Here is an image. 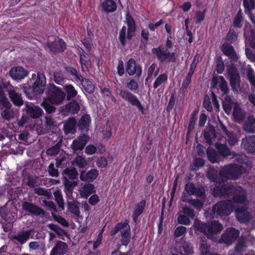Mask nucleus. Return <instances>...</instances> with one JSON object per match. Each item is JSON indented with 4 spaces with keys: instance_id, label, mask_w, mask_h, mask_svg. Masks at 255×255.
I'll use <instances>...</instances> for the list:
<instances>
[{
    "instance_id": "nucleus-31",
    "label": "nucleus",
    "mask_w": 255,
    "mask_h": 255,
    "mask_svg": "<svg viewBox=\"0 0 255 255\" xmlns=\"http://www.w3.org/2000/svg\"><path fill=\"white\" fill-rule=\"evenodd\" d=\"M22 208L24 211H27L32 214L40 215L43 212L40 208L27 202L23 203Z\"/></svg>"
},
{
    "instance_id": "nucleus-55",
    "label": "nucleus",
    "mask_w": 255,
    "mask_h": 255,
    "mask_svg": "<svg viewBox=\"0 0 255 255\" xmlns=\"http://www.w3.org/2000/svg\"><path fill=\"white\" fill-rule=\"evenodd\" d=\"M54 76L55 82L59 85H62L64 79L62 73L61 72H55Z\"/></svg>"
},
{
    "instance_id": "nucleus-7",
    "label": "nucleus",
    "mask_w": 255,
    "mask_h": 255,
    "mask_svg": "<svg viewBox=\"0 0 255 255\" xmlns=\"http://www.w3.org/2000/svg\"><path fill=\"white\" fill-rule=\"evenodd\" d=\"M221 128L224 135L227 136L228 138L222 137L220 138L219 141L216 144V147L218 149L220 154L224 157L227 156L230 154V150L227 147V145L225 143L227 141L231 145H234L238 141V136L237 134L229 132L226 127L221 125Z\"/></svg>"
},
{
    "instance_id": "nucleus-28",
    "label": "nucleus",
    "mask_w": 255,
    "mask_h": 255,
    "mask_svg": "<svg viewBox=\"0 0 255 255\" xmlns=\"http://www.w3.org/2000/svg\"><path fill=\"white\" fill-rule=\"evenodd\" d=\"M76 129V121L74 118H69L64 124L63 130L66 134L74 133Z\"/></svg>"
},
{
    "instance_id": "nucleus-26",
    "label": "nucleus",
    "mask_w": 255,
    "mask_h": 255,
    "mask_svg": "<svg viewBox=\"0 0 255 255\" xmlns=\"http://www.w3.org/2000/svg\"><path fill=\"white\" fill-rule=\"evenodd\" d=\"M26 106L27 113L32 118L36 119L39 118L43 113L41 108L37 106H34L31 103L26 104Z\"/></svg>"
},
{
    "instance_id": "nucleus-37",
    "label": "nucleus",
    "mask_w": 255,
    "mask_h": 255,
    "mask_svg": "<svg viewBox=\"0 0 255 255\" xmlns=\"http://www.w3.org/2000/svg\"><path fill=\"white\" fill-rule=\"evenodd\" d=\"M145 203V200H142L136 204L133 213V218L134 221H136L138 216L143 212Z\"/></svg>"
},
{
    "instance_id": "nucleus-13",
    "label": "nucleus",
    "mask_w": 255,
    "mask_h": 255,
    "mask_svg": "<svg viewBox=\"0 0 255 255\" xmlns=\"http://www.w3.org/2000/svg\"><path fill=\"white\" fill-rule=\"evenodd\" d=\"M240 234V231L234 228L227 229L222 235L220 242L230 245L235 241Z\"/></svg>"
},
{
    "instance_id": "nucleus-30",
    "label": "nucleus",
    "mask_w": 255,
    "mask_h": 255,
    "mask_svg": "<svg viewBox=\"0 0 255 255\" xmlns=\"http://www.w3.org/2000/svg\"><path fill=\"white\" fill-rule=\"evenodd\" d=\"M185 190L189 195H196L201 197L204 193L202 189L196 188L193 183L190 182L185 185Z\"/></svg>"
},
{
    "instance_id": "nucleus-3",
    "label": "nucleus",
    "mask_w": 255,
    "mask_h": 255,
    "mask_svg": "<svg viewBox=\"0 0 255 255\" xmlns=\"http://www.w3.org/2000/svg\"><path fill=\"white\" fill-rule=\"evenodd\" d=\"M221 51L229 57L231 65L228 71V78L233 91L238 92L240 89V76L234 64L238 60V57L233 47L230 44L225 42L221 47Z\"/></svg>"
},
{
    "instance_id": "nucleus-53",
    "label": "nucleus",
    "mask_w": 255,
    "mask_h": 255,
    "mask_svg": "<svg viewBox=\"0 0 255 255\" xmlns=\"http://www.w3.org/2000/svg\"><path fill=\"white\" fill-rule=\"evenodd\" d=\"M66 71L73 76L76 81L81 80V78L82 77L75 69L71 67H67Z\"/></svg>"
},
{
    "instance_id": "nucleus-63",
    "label": "nucleus",
    "mask_w": 255,
    "mask_h": 255,
    "mask_svg": "<svg viewBox=\"0 0 255 255\" xmlns=\"http://www.w3.org/2000/svg\"><path fill=\"white\" fill-rule=\"evenodd\" d=\"M248 78L251 84L255 86V75L254 74V70L250 68L248 71Z\"/></svg>"
},
{
    "instance_id": "nucleus-45",
    "label": "nucleus",
    "mask_w": 255,
    "mask_h": 255,
    "mask_svg": "<svg viewBox=\"0 0 255 255\" xmlns=\"http://www.w3.org/2000/svg\"><path fill=\"white\" fill-rule=\"evenodd\" d=\"M0 106H3V107L9 108L11 107V104L8 101L7 99L6 98L5 94H4V92L3 90V88L0 85Z\"/></svg>"
},
{
    "instance_id": "nucleus-4",
    "label": "nucleus",
    "mask_w": 255,
    "mask_h": 255,
    "mask_svg": "<svg viewBox=\"0 0 255 255\" xmlns=\"http://www.w3.org/2000/svg\"><path fill=\"white\" fill-rule=\"evenodd\" d=\"M193 226L195 229L206 235L208 239L212 240L215 239L214 235L219 234L223 229L222 224L215 220L205 223L196 219Z\"/></svg>"
},
{
    "instance_id": "nucleus-23",
    "label": "nucleus",
    "mask_w": 255,
    "mask_h": 255,
    "mask_svg": "<svg viewBox=\"0 0 255 255\" xmlns=\"http://www.w3.org/2000/svg\"><path fill=\"white\" fill-rule=\"evenodd\" d=\"M79 191L82 198L87 199L91 194L95 193L96 190L93 184L87 183L81 187Z\"/></svg>"
},
{
    "instance_id": "nucleus-10",
    "label": "nucleus",
    "mask_w": 255,
    "mask_h": 255,
    "mask_svg": "<svg viewBox=\"0 0 255 255\" xmlns=\"http://www.w3.org/2000/svg\"><path fill=\"white\" fill-rule=\"evenodd\" d=\"M152 52L154 54L158 60L161 62H175L176 60L174 52H170L169 49L161 45L157 48H154Z\"/></svg>"
},
{
    "instance_id": "nucleus-34",
    "label": "nucleus",
    "mask_w": 255,
    "mask_h": 255,
    "mask_svg": "<svg viewBox=\"0 0 255 255\" xmlns=\"http://www.w3.org/2000/svg\"><path fill=\"white\" fill-rule=\"evenodd\" d=\"M79 105L76 101L70 102L68 105H66L64 107H62V111L66 113L75 114L79 110Z\"/></svg>"
},
{
    "instance_id": "nucleus-32",
    "label": "nucleus",
    "mask_w": 255,
    "mask_h": 255,
    "mask_svg": "<svg viewBox=\"0 0 255 255\" xmlns=\"http://www.w3.org/2000/svg\"><path fill=\"white\" fill-rule=\"evenodd\" d=\"M246 247L247 245L245 241L239 240L235 250L229 251L228 254L229 255H242V253L245 251Z\"/></svg>"
},
{
    "instance_id": "nucleus-58",
    "label": "nucleus",
    "mask_w": 255,
    "mask_h": 255,
    "mask_svg": "<svg viewBox=\"0 0 255 255\" xmlns=\"http://www.w3.org/2000/svg\"><path fill=\"white\" fill-rule=\"evenodd\" d=\"M206 10L198 11L196 13V23H199L205 18Z\"/></svg>"
},
{
    "instance_id": "nucleus-59",
    "label": "nucleus",
    "mask_w": 255,
    "mask_h": 255,
    "mask_svg": "<svg viewBox=\"0 0 255 255\" xmlns=\"http://www.w3.org/2000/svg\"><path fill=\"white\" fill-rule=\"evenodd\" d=\"M127 87L131 91H135L138 89V85L134 80H130L127 84Z\"/></svg>"
},
{
    "instance_id": "nucleus-62",
    "label": "nucleus",
    "mask_w": 255,
    "mask_h": 255,
    "mask_svg": "<svg viewBox=\"0 0 255 255\" xmlns=\"http://www.w3.org/2000/svg\"><path fill=\"white\" fill-rule=\"evenodd\" d=\"M34 193L39 195H43L47 197H49L50 196V193L48 191L41 187L35 188L34 190Z\"/></svg>"
},
{
    "instance_id": "nucleus-33",
    "label": "nucleus",
    "mask_w": 255,
    "mask_h": 255,
    "mask_svg": "<svg viewBox=\"0 0 255 255\" xmlns=\"http://www.w3.org/2000/svg\"><path fill=\"white\" fill-rule=\"evenodd\" d=\"M30 232L28 231H22L16 235L12 236V239L21 244H24L29 239Z\"/></svg>"
},
{
    "instance_id": "nucleus-18",
    "label": "nucleus",
    "mask_w": 255,
    "mask_h": 255,
    "mask_svg": "<svg viewBox=\"0 0 255 255\" xmlns=\"http://www.w3.org/2000/svg\"><path fill=\"white\" fill-rule=\"evenodd\" d=\"M28 72L22 67H15L11 69L9 75L13 79L21 80L25 77Z\"/></svg>"
},
{
    "instance_id": "nucleus-6",
    "label": "nucleus",
    "mask_w": 255,
    "mask_h": 255,
    "mask_svg": "<svg viewBox=\"0 0 255 255\" xmlns=\"http://www.w3.org/2000/svg\"><path fill=\"white\" fill-rule=\"evenodd\" d=\"M232 196L234 197V195ZM235 207L236 203L234 202L233 197L232 200H227L216 204L212 208L210 213H209V211L205 212L206 216L211 218L217 217L219 216H228L231 213Z\"/></svg>"
},
{
    "instance_id": "nucleus-47",
    "label": "nucleus",
    "mask_w": 255,
    "mask_h": 255,
    "mask_svg": "<svg viewBox=\"0 0 255 255\" xmlns=\"http://www.w3.org/2000/svg\"><path fill=\"white\" fill-rule=\"evenodd\" d=\"M168 79V76L166 74L164 73L160 75L154 81L153 87L154 89H156L162 84L166 82Z\"/></svg>"
},
{
    "instance_id": "nucleus-20",
    "label": "nucleus",
    "mask_w": 255,
    "mask_h": 255,
    "mask_svg": "<svg viewBox=\"0 0 255 255\" xmlns=\"http://www.w3.org/2000/svg\"><path fill=\"white\" fill-rule=\"evenodd\" d=\"M99 171L96 169H92L88 172L81 171L80 178L82 181H93L98 176Z\"/></svg>"
},
{
    "instance_id": "nucleus-56",
    "label": "nucleus",
    "mask_w": 255,
    "mask_h": 255,
    "mask_svg": "<svg viewBox=\"0 0 255 255\" xmlns=\"http://www.w3.org/2000/svg\"><path fill=\"white\" fill-rule=\"evenodd\" d=\"M106 126L107 128L108 127V128H107L106 129L104 130L103 131V134L104 138L108 140L109 139L112 135V128L110 127V124L107 123Z\"/></svg>"
},
{
    "instance_id": "nucleus-1",
    "label": "nucleus",
    "mask_w": 255,
    "mask_h": 255,
    "mask_svg": "<svg viewBox=\"0 0 255 255\" xmlns=\"http://www.w3.org/2000/svg\"><path fill=\"white\" fill-rule=\"evenodd\" d=\"M214 196H225L234 195V201L236 203V216L241 223H247L251 218V215L247 211L249 201L247 192L241 186H234L232 184L216 186L212 190Z\"/></svg>"
},
{
    "instance_id": "nucleus-36",
    "label": "nucleus",
    "mask_w": 255,
    "mask_h": 255,
    "mask_svg": "<svg viewBox=\"0 0 255 255\" xmlns=\"http://www.w3.org/2000/svg\"><path fill=\"white\" fill-rule=\"evenodd\" d=\"M244 129L248 132H255V119L253 117H249L243 125Z\"/></svg>"
},
{
    "instance_id": "nucleus-42",
    "label": "nucleus",
    "mask_w": 255,
    "mask_h": 255,
    "mask_svg": "<svg viewBox=\"0 0 255 255\" xmlns=\"http://www.w3.org/2000/svg\"><path fill=\"white\" fill-rule=\"evenodd\" d=\"M79 81L81 82L82 86L87 92L89 93H92L94 92L95 87L91 81L87 79H83L82 77L81 78V80H79Z\"/></svg>"
},
{
    "instance_id": "nucleus-39",
    "label": "nucleus",
    "mask_w": 255,
    "mask_h": 255,
    "mask_svg": "<svg viewBox=\"0 0 255 255\" xmlns=\"http://www.w3.org/2000/svg\"><path fill=\"white\" fill-rule=\"evenodd\" d=\"M235 104H238L232 101L230 97L226 96L225 101L223 102V107L225 112L229 114L231 112L232 108L234 109Z\"/></svg>"
},
{
    "instance_id": "nucleus-44",
    "label": "nucleus",
    "mask_w": 255,
    "mask_h": 255,
    "mask_svg": "<svg viewBox=\"0 0 255 255\" xmlns=\"http://www.w3.org/2000/svg\"><path fill=\"white\" fill-rule=\"evenodd\" d=\"M72 164L80 168H84L87 165V162L84 157L78 155L73 161Z\"/></svg>"
},
{
    "instance_id": "nucleus-51",
    "label": "nucleus",
    "mask_w": 255,
    "mask_h": 255,
    "mask_svg": "<svg viewBox=\"0 0 255 255\" xmlns=\"http://www.w3.org/2000/svg\"><path fill=\"white\" fill-rule=\"evenodd\" d=\"M54 195L59 207L63 209L64 206L61 192L60 190H57L54 192Z\"/></svg>"
},
{
    "instance_id": "nucleus-8",
    "label": "nucleus",
    "mask_w": 255,
    "mask_h": 255,
    "mask_svg": "<svg viewBox=\"0 0 255 255\" xmlns=\"http://www.w3.org/2000/svg\"><path fill=\"white\" fill-rule=\"evenodd\" d=\"M46 78L43 73H37V79L31 88L24 87V92L28 98L31 100L36 98L38 95L43 93L46 85Z\"/></svg>"
},
{
    "instance_id": "nucleus-41",
    "label": "nucleus",
    "mask_w": 255,
    "mask_h": 255,
    "mask_svg": "<svg viewBox=\"0 0 255 255\" xmlns=\"http://www.w3.org/2000/svg\"><path fill=\"white\" fill-rule=\"evenodd\" d=\"M90 123V116L88 115H83L79 122V127L81 130L87 131Z\"/></svg>"
},
{
    "instance_id": "nucleus-12",
    "label": "nucleus",
    "mask_w": 255,
    "mask_h": 255,
    "mask_svg": "<svg viewBox=\"0 0 255 255\" xmlns=\"http://www.w3.org/2000/svg\"><path fill=\"white\" fill-rule=\"evenodd\" d=\"M194 217V211L187 206L182 207L181 211L178 213L177 222L179 224L188 225L190 223V219Z\"/></svg>"
},
{
    "instance_id": "nucleus-14",
    "label": "nucleus",
    "mask_w": 255,
    "mask_h": 255,
    "mask_svg": "<svg viewBox=\"0 0 255 255\" xmlns=\"http://www.w3.org/2000/svg\"><path fill=\"white\" fill-rule=\"evenodd\" d=\"M120 96L127 101L132 105L136 107L141 112L144 113V108L138 100L137 98L132 93L124 90H121L120 92Z\"/></svg>"
},
{
    "instance_id": "nucleus-52",
    "label": "nucleus",
    "mask_w": 255,
    "mask_h": 255,
    "mask_svg": "<svg viewBox=\"0 0 255 255\" xmlns=\"http://www.w3.org/2000/svg\"><path fill=\"white\" fill-rule=\"evenodd\" d=\"M217 65L216 67V71L218 73L222 74L225 69V66L224 62L221 57H219L217 59Z\"/></svg>"
},
{
    "instance_id": "nucleus-35",
    "label": "nucleus",
    "mask_w": 255,
    "mask_h": 255,
    "mask_svg": "<svg viewBox=\"0 0 255 255\" xmlns=\"http://www.w3.org/2000/svg\"><path fill=\"white\" fill-rule=\"evenodd\" d=\"M102 6L106 12H112L117 9V4L113 0H105L102 3Z\"/></svg>"
},
{
    "instance_id": "nucleus-57",
    "label": "nucleus",
    "mask_w": 255,
    "mask_h": 255,
    "mask_svg": "<svg viewBox=\"0 0 255 255\" xmlns=\"http://www.w3.org/2000/svg\"><path fill=\"white\" fill-rule=\"evenodd\" d=\"M238 37L236 32L233 29H230L227 35V39L231 42H233L236 41Z\"/></svg>"
},
{
    "instance_id": "nucleus-9",
    "label": "nucleus",
    "mask_w": 255,
    "mask_h": 255,
    "mask_svg": "<svg viewBox=\"0 0 255 255\" xmlns=\"http://www.w3.org/2000/svg\"><path fill=\"white\" fill-rule=\"evenodd\" d=\"M125 22L128 28L126 26H123L119 33V40L123 46L125 45L127 39H131L135 31L134 21L128 13L126 14Z\"/></svg>"
},
{
    "instance_id": "nucleus-21",
    "label": "nucleus",
    "mask_w": 255,
    "mask_h": 255,
    "mask_svg": "<svg viewBox=\"0 0 255 255\" xmlns=\"http://www.w3.org/2000/svg\"><path fill=\"white\" fill-rule=\"evenodd\" d=\"M242 145L249 152L255 153V135L246 136L242 140Z\"/></svg>"
},
{
    "instance_id": "nucleus-27",
    "label": "nucleus",
    "mask_w": 255,
    "mask_h": 255,
    "mask_svg": "<svg viewBox=\"0 0 255 255\" xmlns=\"http://www.w3.org/2000/svg\"><path fill=\"white\" fill-rule=\"evenodd\" d=\"M245 115V112L241 108L240 105L235 104L233 112L234 120L239 123H241L243 121Z\"/></svg>"
},
{
    "instance_id": "nucleus-17",
    "label": "nucleus",
    "mask_w": 255,
    "mask_h": 255,
    "mask_svg": "<svg viewBox=\"0 0 255 255\" xmlns=\"http://www.w3.org/2000/svg\"><path fill=\"white\" fill-rule=\"evenodd\" d=\"M126 70L129 75L136 74L139 77L141 74V69L140 66H137L133 59H130L127 63Z\"/></svg>"
},
{
    "instance_id": "nucleus-15",
    "label": "nucleus",
    "mask_w": 255,
    "mask_h": 255,
    "mask_svg": "<svg viewBox=\"0 0 255 255\" xmlns=\"http://www.w3.org/2000/svg\"><path fill=\"white\" fill-rule=\"evenodd\" d=\"M211 87L212 89H220L223 94H226L228 91L227 83L222 76H215L212 81Z\"/></svg>"
},
{
    "instance_id": "nucleus-2",
    "label": "nucleus",
    "mask_w": 255,
    "mask_h": 255,
    "mask_svg": "<svg viewBox=\"0 0 255 255\" xmlns=\"http://www.w3.org/2000/svg\"><path fill=\"white\" fill-rule=\"evenodd\" d=\"M246 172V170L242 165L230 164L221 168L218 174L217 171H209L207 177L211 181L221 183L227 180H237Z\"/></svg>"
},
{
    "instance_id": "nucleus-49",
    "label": "nucleus",
    "mask_w": 255,
    "mask_h": 255,
    "mask_svg": "<svg viewBox=\"0 0 255 255\" xmlns=\"http://www.w3.org/2000/svg\"><path fill=\"white\" fill-rule=\"evenodd\" d=\"M64 174L67 176V178L74 180L76 178L78 172L74 168H67L64 171Z\"/></svg>"
},
{
    "instance_id": "nucleus-50",
    "label": "nucleus",
    "mask_w": 255,
    "mask_h": 255,
    "mask_svg": "<svg viewBox=\"0 0 255 255\" xmlns=\"http://www.w3.org/2000/svg\"><path fill=\"white\" fill-rule=\"evenodd\" d=\"M65 90L67 93V99L69 100L71 98L75 97L77 94V91L72 85H68L65 86Z\"/></svg>"
},
{
    "instance_id": "nucleus-64",
    "label": "nucleus",
    "mask_w": 255,
    "mask_h": 255,
    "mask_svg": "<svg viewBox=\"0 0 255 255\" xmlns=\"http://www.w3.org/2000/svg\"><path fill=\"white\" fill-rule=\"evenodd\" d=\"M186 231V228L185 227L178 226L175 231L174 236L175 237H179L185 234Z\"/></svg>"
},
{
    "instance_id": "nucleus-25",
    "label": "nucleus",
    "mask_w": 255,
    "mask_h": 255,
    "mask_svg": "<svg viewBox=\"0 0 255 255\" xmlns=\"http://www.w3.org/2000/svg\"><path fill=\"white\" fill-rule=\"evenodd\" d=\"M67 252V246L66 243L59 241L51 251L50 255H64Z\"/></svg>"
},
{
    "instance_id": "nucleus-38",
    "label": "nucleus",
    "mask_w": 255,
    "mask_h": 255,
    "mask_svg": "<svg viewBox=\"0 0 255 255\" xmlns=\"http://www.w3.org/2000/svg\"><path fill=\"white\" fill-rule=\"evenodd\" d=\"M204 136L206 139V142L209 145H211L213 143L212 139L213 138H215L217 137L214 128H209L207 131L204 132Z\"/></svg>"
},
{
    "instance_id": "nucleus-46",
    "label": "nucleus",
    "mask_w": 255,
    "mask_h": 255,
    "mask_svg": "<svg viewBox=\"0 0 255 255\" xmlns=\"http://www.w3.org/2000/svg\"><path fill=\"white\" fill-rule=\"evenodd\" d=\"M210 247L207 244L206 240H204L202 239L201 243L200 246L201 251V255H211L213 254L209 252Z\"/></svg>"
},
{
    "instance_id": "nucleus-22",
    "label": "nucleus",
    "mask_w": 255,
    "mask_h": 255,
    "mask_svg": "<svg viewBox=\"0 0 255 255\" xmlns=\"http://www.w3.org/2000/svg\"><path fill=\"white\" fill-rule=\"evenodd\" d=\"M47 46L50 50L53 52L63 51L66 48L65 42L61 39L55 40L52 43H47Z\"/></svg>"
},
{
    "instance_id": "nucleus-19",
    "label": "nucleus",
    "mask_w": 255,
    "mask_h": 255,
    "mask_svg": "<svg viewBox=\"0 0 255 255\" xmlns=\"http://www.w3.org/2000/svg\"><path fill=\"white\" fill-rule=\"evenodd\" d=\"M243 5L245 7V12L249 15L250 19L255 25V19L252 12L255 9V0H243Z\"/></svg>"
},
{
    "instance_id": "nucleus-11",
    "label": "nucleus",
    "mask_w": 255,
    "mask_h": 255,
    "mask_svg": "<svg viewBox=\"0 0 255 255\" xmlns=\"http://www.w3.org/2000/svg\"><path fill=\"white\" fill-rule=\"evenodd\" d=\"M121 230L122 237V243L124 246H127L130 240V227L127 222L120 223L118 224L112 230L113 234H116L118 232Z\"/></svg>"
},
{
    "instance_id": "nucleus-29",
    "label": "nucleus",
    "mask_w": 255,
    "mask_h": 255,
    "mask_svg": "<svg viewBox=\"0 0 255 255\" xmlns=\"http://www.w3.org/2000/svg\"><path fill=\"white\" fill-rule=\"evenodd\" d=\"M9 96L13 103L17 106H20L23 105V102L21 97V95L16 92L14 88L8 90Z\"/></svg>"
},
{
    "instance_id": "nucleus-60",
    "label": "nucleus",
    "mask_w": 255,
    "mask_h": 255,
    "mask_svg": "<svg viewBox=\"0 0 255 255\" xmlns=\"http://www.w3.org/2000/svg\"><path fill=\"white\" fill-rule=\"evenodd\" d=\"M69 210L75 215L79 216L80 215V211L78 207L74 204L71 203L68 204Z\"/></svg>"
},
{
    "instance_id": "nucleus-5",
    "label": "nucleus",
    "mask_w": 255,
    "mask_h": 255,
    "mask_svg": "<svg viewBox=\"0 0 255 255\" xmlns=\"http://www.w3.org/2000/svg\"><path fill=\"white\" fill-rule=\"evenodd\" d=\"M65 94L55 88L49 91L47 97L43 100L41 106L48 113H52L55 111V108L52 104H59L65 99Z\"/></svg>"
},
{
    "instance_id": "nucleus-24",
    "label": "nucleus",
    "mask_w": 255,
    "mask_h": 255,
    "mask_svg": "<svg viewBox=\"0 0 255 255\" xmlns=\"http://www.w3.org/2000/svg\"><path fill=\"white\" fill-rule=\"evenodd\" d=\"M80 56V63L82 70L84 72L88 71L91 66V63L88 54L82 49L79 51Z\"/></svg>"
},
{
    "instance_id": "nucleus-43",
    "label": "nucleus",
    "mask_w": 255,
    "mask_h": 255,
    "mask_svg": "<svg viewBox=\"0 0 255 255\" xmlns=\"http://www.w3.org/2000/svg\"><path fill=\"white\" fill-rule=\"evenodd\" d=\"M180 251L182 255H192L193 254V247L187 242L183 243L180 248Z\"/></svg>"
},
{
    "instance_id": "nucleus-61",
    "label": "nucleus",
    "mask_w": 255,
    "mask_h": 255,
    "mask_svg": "<svg viewBox=\"0 0 255 255\" xmlns=\"http://www.w3.org/2000/svg\"><path fill=\"white\" fill-rule=\"evenodd\" d=\"M108 162L106 158L104 157H99L96 161V164L99 167L104 168L107 165Z\"/></svg>"
},
{
    "instance_id": "nucleus-54",
    "label": "nucleus",
    "mask_w": 255,
    "mask_h": 255,
    "mask_svg": "<svg viewBox=\"0 0 255 255\" xmlns=\"http://www.w3.org/2000/svg\"><path fill=\"white\" fill-rule=\"evenodd\" d=\"M60 147V145L59 143H57L54 146L49 148L46 150V153L48 155L54 156L56 155L59 151Z\"/></svg>"
},
{
    "instance_id": "nucleus-48",
    "label": "nucleus",
    "mask_w": 255,
    "mask_h": 255,
    "mask_svg": "<svg viewBox=\"0 0 255 255\" xmlns=\"http://www.w3.org/2000/svg\"><path fill=\"white\" fill-rule=\"evenodd\" d=\"M243 20V13L241 10H239L233 21V26L235 27H241L242 26V22Z\"/></svg>"
},
{
    "instance_id": "nucleus-40",
    "label": "nucleus",
    "mask_w": 255,
    "mask_h": 255,
    "mask_svg": "<svg viewBox=\"0 0 255 255\" xmlns=\"http://www.w3.org/2000/svg\"><path fill=\"white\" fill-rule=\"evenodd\" d=\"M207 154L208 159L212 163L219 162L220 160V157L216 150L212 148L208 147L207 149Z\"/></svg>"
},
{
    "instance_id": "nucleus-16",
    "label": "nucleus",
    "mask_w": 255,
    "mask_h": 255,
    "mask_svg": "<svg viewBox=\"0 0 255 255\" xmlns=\"http://www.w3.org/2000/svg\"><path fill=\"white\" fill-rule=\"evenodd\" d=\"M89 139V137L86 134H82L77 138L74 139L71 145V147L76 152L77 150L81 151Z\"/></svg>"
}]
</instances>
